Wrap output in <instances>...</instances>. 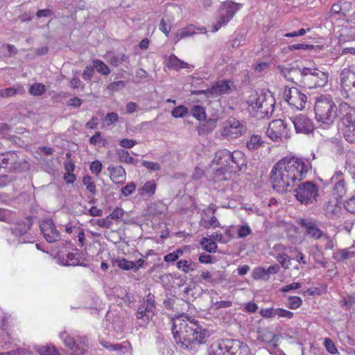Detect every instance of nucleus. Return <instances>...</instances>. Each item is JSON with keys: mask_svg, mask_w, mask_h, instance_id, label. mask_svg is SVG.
I'll return each mask as SVG.
<instances>
[{"mask_svg": "<svg viewBox=\"0 0 355 355\" xmlns=\"http://www.w3.org/2000/svg\"><path fill=\"white\" fill-rule=\"evenodd\" d=\"M172 332L177 344L187 349H193L196 344L206 343L209 336L206 329L184 314L173 318Z\"/></svg>", "mask_w": 355, "mask_h": 355, "instance_id": "1", "label": "nucleus"}, {"mask_svg": "<svg viewBox=\"0 0 355 355\" xmlns=\"http://www.w3.org/2000/svg\"><path fill=\"white\" fill-rule=\"evenodd\" d=\"M314 112L316 121L321 125H331L339 116V108L329 94L315 98Z\"/></svg>", "mask_w": 355, "mask_h": 355, "instance_id": "2", "label": "nucleus"}, {"mask_svg": "<svg viewBox=\"0 0 355 355\" xmlns=\"http://www.w3.org/2000/svg\"><path fill=\"white\" fill-rule=\"evenodd\" d=\"M340 130L345 140L349 143L355 142V107L347 102L338 105Z\"/></svg>", "mask_w": 355, "mask_h": 355, "instance_id": "3", "label": "nucleus"}, {"mask_svg": "<svg viewBox=\"0 0 355 355\" xmlns=\"http://www.w3.org/2000/svg\"><path fill=\"white\" fill-rule=\"evenodd\" d=\"M280 161H284V171L287 173L288 178L293 181H301L305 178L306 174L311 169V164L307 161L297 157H284Z\"/></svg>", "mask_w": 355, "mask_h": 355, "instance_id": "4", "label": "nucleus"}, {"mask_svg": "<svg viewBox=\"0 0 355 355\" xmlns=\"http://www.w3.org/2000/svg\"><path fill=\"white\" fill-rule=\"evenodd\" d=\"M293 71L302 74L301 85L308 89L323 87L328 81V73L318 68L304 67L302 69H293Z\"/></svg>", "mask_w": 355, "mask_h": 355, "instance_id": "5", "label": "nucleus"}, {"mask_svg": "<svg viewBox=\"0 0 355 355\" xmlns=\"http://www.w3.org/2000/svg\"><path fill=\"white\" fill-rule=\"evenodd\" d=\"M284 161H279L270 172V183L274 190L278 192L286 191L294 185L293 181L284 171Z\"/></svg>", "mask_w": 355, "mask_h": 355, "instance_id": "6", "label": "nucleus"}, {"mask_svg": "<svg viewBox=\"0 0 355 355\" xmlns=\"http://www.w3.org/2000/svg\"><path fill=\"white\" fill-rule=\"evenodd\" d=\"M241 4L232 1L223 3L219 9L217 22L212 26L211 32L218 31L223 26L227 24L240 10Z\"/></svg>", "mask_w": 355, "mask_h": 355, "instance_id": "7", "label": "nucleus"}, {"mask_svg": "<svg viewBox=\"0 0 355 355\" xmlns=\"http://www.w3.org/2000/svg\"><path fill=\"white\" fill-rule=\"evenodd\" d=\"M284 98L293 109L302 110L306 107L307 96L297 87H286L284 89Z\"/></svg>", "mask_w": 355, "mask_h": 355, "instance_id": "8", "label": "nucleus"}, {"mask_svg": "<svg viewBox=\"0 0 355 355\" xmlns=\"http://www.w3.org/2000/svg\"><path fill=\"white\" fill-rule=\"evenodd\" d=\"M246 131L245 125L235 117L230 116L224 123L220 135L227 139H237Z\"/></svg>", "mask_w": 355, "mask_h": 355, "instance_id": "9", "label": "nucleus"}, {"mask_svg": "<svg viewBox=\"0 0 355 355\" xmlns=\"http://www.w3.org/2000/svg\"><path fill=\"white\" fill-rule=\"evenodd\" d=\"M295 192L297 200L305 205L312 203L318 196V187L311 182H306L299 185Z\"/></svg>", "mask_w": 355, "mask_h": 355, "instance_id": "10", "label": "nucleus"}, {"mask_svg": "<svg viewBox=\"0 0 355 355\" xmlns=\"http://www.w3.org/2000/svg\"><path fill=\"white\" fill-rule=\"evenodd\" d=\"M291 130L287 128V125L282 119H275L272 121L266 131V134L272 141H278L282 138H289L291 137Z\"/></svg>", "mask_w": 355, "mask_h": 355, "instance_id": "11", "label": "nucleus"}, {"mask_svg": "<svg viewBox=\"0 0 355 355\" xmlns=\"http://www.w3.org/2000/svg\"><path fill=\"white\" fill-rule=\"evenodd\" d=\"M340 85L347 95L355 93V64L342 70L340 74Z\"/></svg>", "mask_w": 355, "mask_h": 355, "instance_id": "12", "label": "nucleus"}, {"mask_svg": "<svg viewBox=\"0 0 355 355\" xmlns=\"http://www.w3.org/2000/svg\"><path fill=\"white\" fill-rule=\"evenodd\" d=\"M155 309V297L151 293H149L146 296V298L137 309L136 317L139 320L143 319L146 322L154 315Z\"/></svg>", "mask_w": 355, "mask_h": 355, "instance_id": "13", "label": "nucleus"}, {"mask_svg": "<svg viewBox=\"0 0 355 355\" xmlns=\"http://www.w3.org/2000/svg\"><path fill=\"white\" fill-rule=\"evenodd\" d=\"M40 227L47 242L53 243L60 239V232L57 230L52 219L46 218L42 220Z\"/></svg>", "mask_w": 355, "mask_h": 355, "instance_id": "14", "label": "nucleus"}, {"mask_svg": "<svg viewBox=\"0 0 355 355\" xmlns=\"http://www.w3.org/2000/svg\"><path fill=\"white\" fill-rule=\"evenodd\" d=\"M297 133L309 134L314 130V123L311 119L304 114H299L292 119Z\"/></svg>", "mask_w": 355, "mask_h": 355, "instance_id": "15", "label": "nucleus"}, {"mask_svg": "<svg viewBox=\"0 0 355 355\" xmlns=\"http://www.w3.org/2000/svg\"><path fill=\"white\" fill-rule=\"evenodd\" d=\"M234 86V83L230 80H220L212 84L209 88L210 92L208 93L211 95V98H214L230 94Z\"/></svg>", "mask_w": 355, "mask_h": 355, "instance_id": "16", "label": "nucleus"}, {"mask_svg": "<svg viewBox=\"0 0 355 355\" xmlns=\"http://www.w3.org/2000/svg\"><path fill=\"white\" fill-rule=\"evenodd\" d=\"M273 105L272 99H268L263 95L258 96L254 102L251 103V106L254 109H257V112L263 114L271 113L273 110Z\"/></svg>", "mask_w": 355, "mask_h": 355, "instance_id": "17", "label": "nucleus"}, {"mask_svg": "<svg viewBox=\"0 0 355 355\" xmlns=\"http://www.w3.org/2000/svg\"><path fill=\"white\" fill-rule=\"evenodd\" d=\"M230 339L215 342L209 348V355H230Z\"/></svg>", "mask_w": 355, "mask_h": 355, "instance_id": "18", "label": "nucleus"}, {"mask_svg": "<svg viewBox=\"0 0 355 355\" xmlns=\"http://www.w3.org/2000/svg\"><path fill=\"white\" fill-rule=\"evenodd\" d=\"M60 336L63 340L65 346L71 351V355H83L85 352L86 349L77 344L73 338L67 335L66 332L61 333Z\"/></svg>", "mask_w": 355, "mask_h": 355, "instance_id": "19", "label": "nucleus"}, {"mask_svg": "<svg viewBox=\"0 0 355 355\" xmlns=\"http://www.w3.org/2000/svg\"><path fill=\"white\" fill-rule=\"evenodd\" d=\"M230 355H251V351L247 344L239 340L230 339Z\"/></svg>", "mask_w": 355, "mask_h": 355, "instance_id": "20", "label": "nucleus"}, {"mask_svg": "<svg viewBox=\"0 0 355 355\" xmlns=\"http://www.w3.org/2000/svg\"><path fill=\"white\" fill-rule=\"evenodd\" d=\"M300 223L306 229V234L315 239H320L324 235L322 232L317 227L315 223L311 220L302 219Z\"/></svg>", "mask_w": 355, "mask_h": 355, "instance_id": "21", "label": "nucleus"}, {"mask_svg": "<svg viewBox=\"0 0 355 355\" xmlns=\"http://www.w3.org/2000/svg\"><path fill=\"white\" fill-rule=\"evenodd\" d=\"M324 148L329 153L335 155H343L347 153L343 147L342 141L337 138L327 141L324 143Z\"/></svg>", "mask_w": 355, "mask_h": 355, "instance_id": "22", "label": "nucleus"}, {"mask_svg": "<svg viewBox=\"0 0 355 355\" xmlns=\"http://www.w3.org/2000/svg\"><path fill=\"white\" fill-rule=\"evenodd\" d=\"M293 69H301L298 67H282L281 68V71L284 76L289 81L294 83L296 85H301V80L302 74L301 73H295L293 71Z\"/></svg>", "mask_w": 355, "mask_h": 355, "instance_id": "23", "label": "nucleus"}, {"mask_svg": "<svg viewBox=\"0 0 355 355\" xmlns=\"http://www.w3.org/2000/svg\"><path fill=\"white\" fill-rule=\"evenodd\" d=\"M200 279L205 282L214 285L222 282L224 279V275L220 271H215L212 273L209 271H202L200 275Z\"/></svg>", "mask_w": 355, "mask_h": 355, "instance_id": "24", "label": "nucleus"}, {"mask_svg": "<svg viewBox=\"0 0 355 355\" xmlns=\"http://www.w3.org/2000/svg\"><path fill=\"white\" fill-rule=\"evenodd\" d=\"M108 171L110 172V178L116 184L123 182L125 179V169L121 166H109Z\"/></svg>", "mask_w": 355, "mask_h": 355, "instance_id": "25", "label": "nucleus"}, {"mask_svg": "<svg viewBox=\"0 0 355 355\" xmlns=\"http://www.w3.org/2000/svg\"><path fill=\"white\" fill-rule=\"evenodd\" d=\"M196 33L194 25L189 24L174 33V42L176 44L182 39L193 36Z\"/></svg>", "mask_w": 355, "mask_h": 355, "instance_id": "26", "label": "nucleus"}, {"mask_svg": "<svg viewBox=\"0 0 355 355\" xmlns=\"http://www.w3.org/2000/svg\"><path fill=\"white\" fill-rule=\"evenodd\" d=\"M31 226L32 223L29 219L17 223L12 229V234L17 236L24 235L29 231Z\"/></svg>", "mask_w": 355, "mask_h": 355, "instance_id": "27", "label": "nucleus"}, {"mask_svg": "<svg viewBox=\"0 0 355 355\" xmlns=\"http://www.w3.org/2000/svg\"><path fill=\"white\" fill-rule=\"evenodd\" d=\"M157 184L155 180H150L146 182L144 186L138 189V193L141 196H146L151 197L155 193Z\"/></svg>", "mask_w": 355, "mask_h": 355, "instance_id": "28", "label": "nucleus"}, {"mask_svg": "<svg viewBox=\"0 0 355 355\" xmlns=\"http://www.w3.org/2000/svg\"><path fill=\"white\" fill-rule=\"evenodd\" d=\"M275 338V335L271 331L261 329L257 331V340L265 343H271Z\"/></svg>", "mask_w": 355, "mask_h": 355, "instance_id": "29", "label": "nucleus"}, {"mask_svg": "<svg viewBox=\"0 0 355 355\" xmlns=\"http://www.w3.org/2000/svg\"><path fill=\"white\" fill-rule=\"evenodd\" d=\"M263 144V141L259 135H253L246 141V147L250 150L259 149Z\"/></svg>", "mask_w": 355, "mask_h": 355, "instance_id": "30", "label": "nucleus"}, {"mask_svg": "<svg viewBox=\"0 0 355 355\" xmlns=\"http://www.w3.org/2000/svg\"><path fill=\"white\" fill-rule=\"evenodd\" d=\"M111 347L112 351L116 352L118 355L125 354L131 352L132 349V345L128 341L122 343L113 344Z\"/></svg>", "mask_w": 355, "mask_h": 355, "instance_id": "31", "label": "nucleus"}, {"mask_svg": "<svg viewBox=\"0 0 355 355\" xmlns=\"http://www.w3.org/2000/svg\"><path fill=\"white\" fill-rule=\"evenodd\" d=\"M81 257L78 252H69L64 261V266H78L80 263Z\"/></svg>", "mask_w": 355, "mask_h": 355, "instance_id": "32", "label": "nucleus"}, {"mask_svg": "<svg viewBox=\"0 0 355 355\" xmlns=\"http://www.w3.org/2000/svg\"><path fill=\"white\" fill-rule=\"evenodd\" d=\"M191 115L198 121H203L207 119L205 109L201 105H193L191 110Z\"/></svg>", "mask_w": 355, "mask_h": 355, "instance_id": "33", "label": "nucleus"}, {"mask_svg": "<svg viewBox=\"0 0 355 355\" xmlns=\"http://www.w3.org/2000/svg\"><path fill=\"white\" fill-rule=\"evenodd\" d=\"M167 66L174 69H179L187 67V63L180 60L174 54H171L168 59Z\"/></svg>", "mask_w": 355, "mask_h": 355, "instance_id": "34", "label": "nucleus"}, {"mask_svg": "<svg viewBox=\"0 0 355 355\" xmlns=\"http://www.w3.org/2000/svg\"><path fill=\"white\" fill-rule=\"evenodd\" d=\"M353 255V252H351L346 249H342L334 252L332 258L336 261H341L352 257Z\"/></svg>", "mask_w": 355, "mask_h": 355, "instance_id": "35", "label": "nucleus"}, {"mask_svg": "<svg viewBox=\"0 0 355 355\" xmlns=\"http://www.w3.org/2000/svg\"><path fill=\"white\" fill-rule=\"evenodd\" d=\"M341 177L342 173L339 172L336 173V175L331 178L332 182H334V180L337 181L335 183L334 189L340 194H342L345 191V182Z\"/></svg>", "mask_w": 355, "mask_h": 355, "instance_id": "36", "label": "nucleus"}, {"mask_svg": "<svg viewBox=\"0 0 355 355\" xmlns=\"http://www.w3.org/2000/svg\"><path fill=\"white\" fill-rule=\"evenodd\" d=\"M93 66L96 69V71L103 74V75H108L110 73V69L102 60L96 59L93 60Z\"/></svg>", "mask_w": 355, "mask_h": 355, "instance_id": "37", "label": "nucleus"}, {"mask_svg": "<svg viewBox=\"0 0 355 355\" xmlns=\"http://www.w3.org/2000/svg\"><path fill=\"white\" fill-rule=\"evenodd\" d=\"M176 266L179 270L187 273L195 270L196 263L187 260H180L177 262Z\"/></svg>", "mask_w": 355, "mask_h": 355, "instance_id": "38", "label": "nucleus"}, {"mask_svg": "<svg viewBox=\"0 0 355 355\" xmlns=\"http://www.w3.org/2000/svg\"><path fill=\"white\" fill-rule=\"evenodd\" d=\"M200 243L204 250L209 252H215L217 248V245L215 241H212L211 239L202 238Z\"/></svg>", "mask_w": 355, "mask_h": 355, "instance_id": "39", "label": "nucleus"}, {"mask_svg": "<svg viewBox=\"0 0 355 355\" xmlns=\"http://www.w3.org/2000/svg\"><path fill=\"white\" fill-rule=\"evenodd\" d=\"M46 87L42 83H35L30 86L29 93L33 96H41L46 92Z\"/></svg>", "mask_w": 355, "mask_h": 355, "instance_id": "40", "label": "nucleus"}, {"mask_svg": "<svg viewBox=\"0 0 355 355\" xmlns=\"http://www.w3.org/2000/svg\"><path fill=\"white\" fill-rule=\"evenodd\" d=\"M37 352L41 355H57L58 352L53 345L37 346L35 347Z\"/></svg>", "mask_w": 355, "mask_h": 355, "instance_id": "41", "label": "nucleus"}, {"mask_svg": "<svg viewBox=\"0 0 355 355\" xmlns=\"http://www.w3.org/2000/svg\"><path fill=\"white\" fill-rule=\"evenodd\" d=\"M116 263L122 270H129L136 268V263L125 259H116Z\"/></svg>", "mask_w": 355, "mask_h": 355, "instance_id": "42", "label": "nucleus"}, {"mask_svg": "<svg viewBox=\"0 0 355 355\" xmlns=\"http://www.w3.org/2000/svg\"><path fill=\"white\" fill-rule=\"evenodd\" d=\"M200 225L206 229H209L210 227L216 228L220 226L219 221L214 216H211L209 220L205 219L201 220Z\"/></svg>", "mask_w": 355, "mask_h": 355, "instance_id": "43", "label": "nucleus"}, {"mask_svg": "<svg viewBox=\"0 0 355 355\" xmlns=\"http://www.w3.org/2000/svg\"><path fill=\"white\" fill-rule=\"evenodd\" d=\"M188 114V109L184 105H178L173 108L171 114L175 118L184 117Z\"/></svg>", "mask_w": 355, "mask_h": 355, "instance_id": "44", "label": "nucleus"}, {"mask_svg": "<svg viewBox=\"0 0 355 355\" xmlns=\"http://www.w3.org/2000/svg\"><path fill=\"white\" fill-rule=\"evenodd\" d=\"M277 260L281 263L282 266L288 269L291 265V259L286 253H279L276 257Z\"/></svg>", "mask_w": 355, "mask_h": 355, "instance_id": "45", "label": "nucleus"}, {"mask_svg": "<svg viewBox=\"0 0 355 355\" xmlns=\"http://www.w3.org/2000/svg\"><path fill=\"white\" fill-rule=\"evenodd\" d=\"M83 184L86 187L87 191L91 193L95 194L96 193V184L92 180V178L89 175L85 176L83 180Z\"/></svg>", "mask_w": 355, "mask_h": 355, "instance_id": "46", "label": "nucleus"}, {"mask_svg": "<svg viewBox=\"0 0 355 355\" xmlns=\"http://www.w3.org/2000/svg\"><path fill=\"white\" fill-rule=\"evenodd\" d=\"M288 49L289 51H295V50H304L309 51L314 49V46L313 44H294L288 46Z\"/></svg>", "mask_w": 355, "mask_h": 355, "instance_id": "47", "label": "nucleus"}, {"mask_svg": "<svg viewBox=\"0 0 355 355\" xmlns=\"http://www.w3.org/2000/svg\"><path fill=\"white\" fill-rule=\"evenodd\" d=\"M254 279H267L268 275L265 268L258 267L254 269L252 272Z\"/></svg>", "mask_w": 355, "mask_h": 355, "instance_id": "48", "label": "nucleus"}, {"mask_svg": "<svg viewBox=\"0 0 355 355\" xmlns=\"http://www.w3.org/2000/svg\"><path fill=\"white\" fill-rule=\"evenodd\" d=\"M302 304V300L300 297L292 296L288 298V307L291 309H296Z\"/></svg>", "mask_w": 355, "mask_h": 355, "instance_id": "49", "label": "nucleus"}, {"mask_svg": "<svg viewBox=\"0 0 355 355\" xmlns=\"http://www.w3.org/2000/svg\"><path fill=\"white\" fill-rule=\"evenodd\" d=\"M324 345L329 353L331 354L337 353L338 349L334 342L330 338H326L324 340Z\"/></svg>", "mask_w": 355, "mask_h": 355, "instance_id": "50", "label": "nucleus"}, {"mask_svg": "<svg viewBox=\"0 0 355 355\" xmlns=\"http://www.w3.org/2000/svg\"><path fill=\"white\" fill-rule=\"evenodd\" d=\"M354 41H355V28H353L350 29L349 34L347 35H341L339 39V42L341 44Z\"/></svg>", "mask_w": 355, "mask_h": 355, "instance_id": "51", "label": "nucleus"}, {"mask_svg": "<svg viewBox=\"0 0 355 355\" xmlns=\"http://www.w3.org/2000/svg\"><path fill=\"white\" fill-rule=\"evenodd\" d=\"M252 234V230L249 225H243L239 227L238 229V237L244 238Z\"/></svg>", "mask_w": 355, "mask_h": 355, "instance_id": "52", "label": "nucleus"}, {"mask_svg": "<svg viewBox=\"0 0 355 355\" xmlns=\"http://www.w3.org/2000/svg\"><path fill=\"white\" fill-rule=\"evenodd\" d=\"M17 89L15 87H8L6 89H0V97L7 98L16 95Z\"/></svg>", "mask_w": 355, "mask_h": 355, "instance_id": "53", "label": "nucleus"}, {"mask_svg": "<svg viewBox=\"0 0 355 355\" xmlns=\"http://www.w3.org/2000/svg\"><path fill=\"white\" fill-rule=\"evenodd\" d=\"M293 315H294L293 313L290 311L285 310V309H280V308L276 309L275 317L278 316L279 318H285L287 319H291L293 317Z\"/></svg>", "mask_w": 355, "mask_h": 355, "instance_id": "54", "label": "nucleus"}, {"mask_svg": "<svg viewBox=\"0 0 355 355\" xmlns=\"http://www.w3.org/2000/svg\"><path fill=\"white\" fill-rule=\"evenodd\" d=\"M125 83L123 80L115 81V82L111 83L107 86V89L110 92H116L119 89L123 88L125 87Z\"/></svg>", "mask_w": 355, "mask_h": 355, "instance_id": "55", "label": "nucleus"}, {"mask_svg": "<svg viewBox=\"0 0 355 355\" xmlns=\"http://www.w3.org/2000/svg\"><path fill=\"white\" fill-rule=\"evenodd\" d=\"M136 186L133 182L128 184L125 187L121 189V193L124 196H129L135 191Z\"/></svg>", "mask_w": 355, "mask_h": 355, "instance_id": "56", "label": "nucleus"}, {"mask_svg": "<svg viewBox=\"0 0 355 355\" xmlns=\"http://www.w3.org/2000/svg\"><path fill=\"white\" fill-rule=\"evenodd\" d=\"M345 209L351 213H355V195L345 202Z\"/></svg>", "mask_w": 355, "mask_h": 355, "instance_id": "57", "label": "nucleus"}, {"mask_svg": "<svg viewBox=\"0 0 355 355\" xmlns=\"http://www.w3.org/2000/svg\"><path fill=\"white\" fill-rule=\"evenodd\" d=\"M159 30L164 33L166 37H168L171 30V25L167 24L166 21L162 19L159 23Z\"/></svg>", "mask_w": 355, "mask_h": 355, "instance_id": "58", "label": "nucleus"}, {"mask_svg": "<svg viewBox=\"0 0 355 355\" xmlns=\"http://www.w3.org/2000/svg\"><path fill=\"white\" fill-rule=\"evenodd\" d=\"M276 313V309L269 308L263 309L260 311V314L265 318H275Z\"/></svg>", "mask_w": 355, "mask_h": 355, "instance_id": "59", "label": "nucleus"}, {"mask_svg": "<svg viewBox=\"0 0 355 355\" xmlns=\"http://www.w3.org/2000/svg\"><path fill=\"white\" fill-rule=\"evenodd\" d=\"M302 284L299 282H293L288 285L284 286L281 288V291L282 293H287L292 290H295L301 288Z\"/></svg>", "mask_w": 355, "mask_h": 355, "instance_id": "60", "label": "nucleus"}, {"mask_svg": "<svg viewBox=\"0 0 355 355\" xmlns=\"http://www.w3.org/2000/svg\"><path fill=\"white\" fill-rule=\"evenodd\" d=\"M94 73V68L89 66H87L83 72V78L85 80H90Z\"/></svg>", "mask_w": 355, "mask_h": 355, "instance_id": "61", "label": "nucleus"}, {"mask_svg": "<svg viewBox=\"0 0 355 355\" xmlns=\"http://www.w3.org/2000/svg\"><path fill=\"white\" fill-rule=\"evenodd\" d=\"M102 169V164L98 161L93 162L90 165V170L92 173L98 175Z\"/></svg>", "mask_w": 355, "mask_h": 355, "instance_id": "62", "label": "nucleus"}, {"mask_svg": "<svg viewBox=\"0 0 355 355\" xmlns=\"http://www.w3.org/2000/svg\"><path fill=\"white\" fill-rule=\"evenodd\" d=\"M137 144L134 139H123L120 141V146L123 148H130Z\"/></svg>", "mask_w": 355, "mask_h": 355, "instance_id": "63", "label": "nucleus"}, {"mask_svg": "<svg viewBox=\"0 0 355 355\" xmlns=\"http://www.w3.org/2000/svg\"><path fill=\"white\" fill-rule=\"evenodd\" d=\"M123 209L119 207H116L112 214H110L108 218L112 219H120L123 216Z\"/></svg>", "mask_w": 355, "mask_h": 355, "instance_id": "64", "label": "nucleus"}]
</instances>
